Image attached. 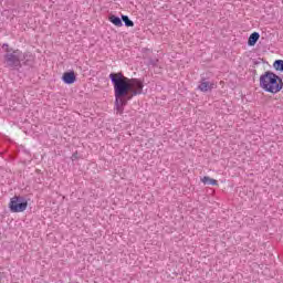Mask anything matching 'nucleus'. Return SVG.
Returning a JSON list of instances; mask_svg holds the SVG:
<instances>
[{
    "instance_id": "nucleus-8",
    "label": "nucleus",
    "mask_w": 283,
    "mask_h": 283,
    "mask_svg": "<svg viewBox=\"0 0 283 283\" xmlns=\"http://www.w3.org/2000/svg\"><path fill=\"white\" fill-rule=\"evenodd\" d=\"M108 21L113 23V25H116V28H123V20L116 15H111Z\"/></svg>"
},
{
    "instance_id": "nucleus-4",
    "label": "nucleus",
    "mask_w": 283,
    "mask_h": 283,
    "mask_svg": "<svg viewBox=\"0 0 283 283\" xmlns=\"http://www.w3.org/2000/svg\"><path fill=\"white\" fill-rule=\"evenodd\" d=\"M10 211L12 213H23L28 209V201L21 197H13L9 203Z\"/></svg>"
},
{
    "instance_id": "nucleus-2",
    "label": "nucleus",
    "mask_w": 283,
    "mask_h": 283,
    "mask_svg": "<svg viewBox=\"0 0 283 283\" xmlns=\"http://www.w3.org/2000/svg\"><path fill=\"white\" fill-rule=\"evenodd\" d=\"M260 87L270 94H277L283 87L282 78L273 72H265L260 76Z\"/></svg>"
},
{
    "instance_id": "nucleus-5",
    "label": "nucleus",
    "mask_w": 283,
    "mask_h": 283,
    "mask_svg": "<svg viewBox=\"0 0 283 283\" xmlns=\"http://www.w3.org/2000/svg\"><path fill=\"white\" fill-rule=\"evenodd\" d=\"M217 85L216 82H209L207 80H201L199 85H198V90L200 92H211V90H216Z\"/></svg>"
},
{
    "instance_id": "nucleus-6",
    "label": "nucleus",
    "mask_w": 283,
    "mask_h": 283,
    "mask_svg": "<svg viewBox=\"0 0 283 283\" xmlns=\"http://www.w3.org/2000/svg\"><path fill=\"white\" fill-rule=\"evenodd\" d=\"M63 83L66 85H72V83H76V75L74 74L73 71L71 72H65L62 76Z\"/></svg>"
},
{
    "instance_id": "nucleus-3",
    "label": "nucleus",
    "mask_w": 283,
    "mask_h": 283,
    "mask_svg": "<svg viewBox=\"0 0 283 283\" xmlns=\"http://www.w3.org/2000/svg\"><path fill=\"white\" fill-rule=\"evenodd\" d=\"M4 65L10 70H19L23 65H28V53H23L21 50L7 51Z\"/></svg>"
},
{
    "instance_id": "nucleus-7",
    "label": "nucleus",
    "mask_w": 283,
    "mask_h": 283,
    "mask_svg": "<svg viewBox=\"0 0 283 283\" xmlns=\"http://www.w3.org/2000/svg\"><path fill=\"white\" fill-rule=\"evenodd\" d=\"M258 41H260V33L258 32H253L248 40V45L253 46L255 45V43H258Z\"/></svg>"
},
{
    "instance_id": "nucleus-11",
    "label": "nucleus",
    "mask_w": 283,
    "mask_h": 283,
    "mask_svg": "<svg viewBox=\"0 0 283 283\" xmlns=\"http://www.w3.org/2000/svg\"><path fill=\"white\" fill-rule=\"evenodd\" d=\"M273 67L279 72H283V60H276L273 64Z\"/></svg>"
},
{
    "instance_id": "nucleus-12",
    "label": "nucleus",
    "mask_w": 283,
    "mask_h": 283,
    "mask_svg": "<svg viewBox=\"0 0 283 283\" xmlns=\"http://www.w3.org/2000/svg\"><path fill=\"white\" fill-rule=\"evenodd\" d=\"M148 65H151L153 67H156L158 65V59H150L148 62Z\"/></svg>"
},
{
    "instance_id": "nucleus-1",
    "label": "nucleus",
    "mask_w": 283,
    "mask_h": 283,
    "mask_svg": "<svg viewBox=\"0 0 283 283\" xmlns=\"http://www.w3.org/2000/svg\"><path fill=\"white\" fill-rule=\"evenodd\" d=\"M111 82L114 87L115 107L117 114H123V109L134 96H140L145 84L138 78H129L123 73H111Z\"/></svg>"
},
{
    "instance_id": "nucleus-9",
    "label": "nucleus",
    "mask_w": 283,
    "mask_h": 283,
    "mask_svg": "<svg viewBox=\"0 0 283 283\" xmlns=\"http://www.w3.org/2000/svg\"><path fill=\"white\" fill-rule=\"evenodd\" d=\"M201 182H203V185H212L213 187L218 186V180L211 179L210 177L207 176L201 178Z\"/></svg>"
},
{
    "instance_id": "nucleus-10",
    "label": "nucleus",
    "mask_w": 283,
    "mask_h": 283,
    "mask_svg": "<svg viewBox=\"0 0 283 283\" xmlns=\"http://www.w3.org/2000/svg\"><path fill=\"white\" fill-rule=\"evenodd\" d=\"M122 21H124L126 28H134V21L129 20V17L122 15Z\"/></svg>"
}]
</instances>
